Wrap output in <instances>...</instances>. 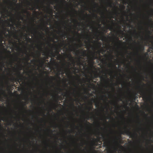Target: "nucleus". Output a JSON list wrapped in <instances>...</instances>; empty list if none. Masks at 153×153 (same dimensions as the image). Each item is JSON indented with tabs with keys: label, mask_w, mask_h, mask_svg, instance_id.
<instances>
[{
	"label": "nucleus",
	"mask_w": 153,
	"mask_h": 153,
	"mask_svg": "<svg viewBox=\"0 0 153 153\" xmlns=\"http://www.w3.org/2000/svg\"><path fill=\"white\" fill-rule=\"evenodd\" d=\"M60 71H61V74H63L66 71V70L63 69L62 68H61L60 69Z\"/></svg>",
	"instance_id": "13"
},
{
	"label": "nucleus",
	"mask_w": 153,
	"mask_h": 153,
	"mask_svg": "<svg viewBox=\"0 0 153 153\" xmlns=\"http://www.w3.org/2000/svg\"><path fill=\"white\" fill-rule=\"evenodd\" d=\"M23 13H26L27 14L30 15V14L29 11L26 10H23Z\"/></svg>",
	"instance_id": "17"
},
{
	"label": "nucleus",
	"mask_w": 153,
	"mask_h": 153,
	"mask_svg": "<svg viewBox=\"0 0 153 153\" xmlns=\"http://www.w3.org/2000/svg\"><path fill=\"white\" fill-rule=\"evenodd\" d=\"M99 11L101 12V14H102L103 15V16H104V17H105V16L104 15V13L103 12H102V11H101L100 10H99Z\"/></svg>",
	"instance_id": "35"
},
{
	"label": "nucleus",
	"mask_w": 153,
	"mask_h": 153,
	"mask_svg": "<svg viewBox=\"0 0 153 153\" xmlns=\"http://www.w3.org/2000/svg\"><path fill=\"white\" fill-rule=\"evenodd\" d=\"M36 60H35V59H33V60H31V62L32 63H33V62H36Z\"/></svg>",
	"instance_id": "43"
},
{
	"label": "nucleus",
	"mask_w": 153,
	"mask_h": 153,
	"mask_svg": "<svg viewBox=\"0 0 153 153\" xmlns=\"http://www.w3.org/2000/svg\"><path fill=\"white\" fill-rule=\"evenodd\" d=\"M39 8V5H37V7H36V8Z\"/></svg>",
	"instance_id": "63"
},
{
	"label": "nucleus",
	"mask_w": 153,
	"mask_h": 153,
	"mask_svg": "<svg viewBox=\"0 0 153 153\" xmlns=\"http://www.w3.org/2000/svg\"><path fill=\"white\" fill-rule=\"evenodd\" d=\"M140 92H141V94L143 96V99L147 100L148 99L149 97H147L145 92L142 91V90H141Z\"/></svg>",
	"instance_id": "6"
},
{
	"label": "nucleus",
	"mask_w": 153,
	"mask_h": 153,
	"mask_svg": "<svg viewBox=\"0 0 153 153\" xmlns=\"http://www.w3.org/2000/svg\"><path fill=\"white\" fill-rule=\"evenodd\" d=\"M94 16H95V17H96V18H97V17H98V16L97 15V14H94Z\"/></svg>",
	"instance_id": "50"
},
{
	"label": "nucleus",
	"mask_w": 153,
	"mask_h": 153,
	"mask_svg": "<svg viewBox=\"0 0 153 153\" xmlns=\"http://www.w3.org/2000/svg\"><path fill=\"white\" fill-rule=\"evenodd\" d=\"M77 65H82V63L81 62V60L79 59H78V61L77 62Z\"/></svg>",
	"instance_id": "21"
},
{
	"label": "nucleus",
	"mask_w": 153,
	"mask_h": 153,
	"mask_svg": "<svg viewBox=\"0 0 153 153\" xmlns=\"http://www.w3.org/2000/svg\"><path fill=\"white\" fill-rule=\"evenodd\" d=\"M56 102H58V99L59 98H61V99H62V98L61 97L58 96V95L56 94Z\"/></svg>",
	"instance_id": "22"
},
{
	"label": "nucleus",
	"mask_w": 153,
	"mask_h": 153,
	"mask_svg": "<svg viewBox=\"0 0 153 153\" xmlns=\"http://www.w3.org/2000/svg\"><path fill=\"white\" fill-rule=\"evenodd\" d=\"M108 4L109 5L108 6L111 7H112V3L111 2H109L108 3Z\"/></svg>",
	"instance_id": "34"
},
{
	"label": "nucleus",
	"mask_w": 153,
	"mask_h": 153,
	"mask_svg": "<svg viewBox=\"0 0 153 153\" xmlns=\"http://www.w3.org/2000/svg\"><path fill=\"white\" fill-rule=\"evenodd\" d=\"M66 35H67L66 33H64H64H62L61 36L62 37H64V38H65V36H66Z\"/></svg>",
	"instance_id": "26"
},
{
	"label": "nucleus",
	"mask_w": 153,
	"mask_h": 153,
	"mask_svg": "<svg viewBox=\"0 0 153 153\" xmlns=\"http://www.w3.org/2000/svg\"><path fill=\"white\" fill-rule=\"evenodd\" d=\"M98 76H99L101 79H102L104 81H105L106 78L108 80L109 79L107 78L105 71H102L99 74H97V71H96L94 74V76L95 78H97Z\"/></svg>",
	"instance_id": "2"
},
{
	"label": "nucleus",
	"mask_w": 153,
	"mask_h": 153,
	"mask_svg": "<svg viewBox=\"0 0 153 153\" xmlns=\"http://www.w3.org/2000/svg\"><path fill=\"white\" fill-rule=\"evenodd\" d=\"M48 130L49 131H51V133L53 132V131L51 129H48Z\"/></svg>",
	"instance_id": "61"
},
{
	"label": "nucleus",
	"mask_w": 153,
	"mask_h": 153,
	"mask_svg": "<svg viewBox=\"0 0 153 153\" xmlns=\"http://www.w3.org/2000/svg\"><path fill=\"white\" fill-rule=\"evenodd\" d=\"M102 137L104 139L105 137H104V136L102 134Z\"/></svg>",
	"instance_id": "64"
},
{
	"label": "nucleus",
	"mask_w": 153,
	"mask_h": 153,
	"mask_svg": "<svg viewBox=\"0 0 153 153\" xmlns=\"http://www.w3.org/2000/svg\"><path fill=\"white\" fill-rule=\"evenodd\" d=\"M72 106L73 108H75V106L74 105V104L73 102H72Z\"/></svg>",
	"instance_id": "47"
},
{
	"label": "nucleus",
	"mask_w": 153,
	"mask_h": 153,
	"mask_svg": "<svg viewBox=\"0 0 153 153\" xmlns=\"http://www.w3.org/2000/svg\"><path fill=\"white\" fill-rule=\"evenodd\" d=\"M13 1H14L15 2H10V5H11L13 7V4H16L17 5V4H16V2L17 1V0H13Z\"/></svg>",
	"instance_id": "16"
},
{
	"label": "nucleus",
	"mask_w": 153,
	"mask_h": 153,
	"mask_svg": "<svg viewBox=\"0 0 153 153\" xmlns=\"http://www.w3.org/2000/svg\"><path fill=\"white\" fill-rule=\"evenodd\" d=\"M50 4H54V2L53 1L51 0L50 1Z\"/></svg>",
	"instance_id": "42"
},
{
	"label": "nucleus",
	"mask_w": 153,
	"mask_h": 153,
	"mask_svg": "<svg viewBox=\"0 0 153 153\" xmlns=\"http://www.w3.org/2000/svg\"><path fill=\"white\" fill-rule=\"evenodd\" d=\"M71 51H74V52H78V53H79L80 52V51L79 50H76V49L75 48H73V49H71Z\"/></svg>",
	"instance_id": "19"
},
{
	"label": "nucleus",
	"mask_w": 153,
	"mask_h": 153,
	"mask_svg": "<svg viewBox=\"0 0 153 153\" xmlns=\"http://www.w3.org/2000/svg\"><path fill=\"white\" fill-rule=\"evenodd\" d=\"M30 59V57H29V56H28V57H27V59H27V60H29Z\"/></svg>",
	"instance_id": "62"
},
{
	"label": "nucleus",
	"mask_w": 153,
	"mask_h": 153,
	"mask_svg": "<svg viewBox=\"0 0 153 153\" xmlns=\"http://www.w3.org/2000/svg\"><path fill=\"white\" fill-rule=\"evenodd\" d=\"M10 42L12 43L13 44H14L15 43V42H12V41H10Z\"/></svg>",
	"instance_id": "57"
},
{
	"label": "nucleus",
	"mask_w": 153,
	"mask_h": 153,
	"mask_svg": "<svg viewBox=\"0 0 153 153\" xmlns=\"http://www.w3.org/2000/svg\"><path fill=\"white\" fill-rule=\"evenodd\" d=\"M26 40L27 41H29V42L31 41V38H30L29 37H28V36H27V37L26 38Z\"/></svg>",
	"instance_id": "25"
},
{
	"label": "nucleus",
	"mask_w": 153,
	"mask_h": 153,
	"mask_svg": "<svg viewBox=\"0 0 153 153\" xmlns=\"http://www.w3.org/2000/svg\"><path fill=\"white\" fill-rule=\"evenodd\" d=\"M9 28H6V27H3V30L0 32V42L1 43L3 40V35L5 34L6 31H9Z\"/></svg>",
	"instance_id": "3"
},
{
	"label": "nucleus",
	"mask_w": 153,
	"mask_h": 153,
	"mask_svg": "<svg viewBox=\"0 0 153 153\" xmlns=\"http://www.w3.org/2000/svg\"><path fill=\"white\" fill-rule=\"evenodd\" d=\"M93 108V107L92 106H91V107L88 108V111L90 110L91 109H92Z\"/></svg>",
	"instance_id": "40"
},
{
	"label": "nucleus",
	"mask_w": 153,
	"mask_h": 153,
	"mask_svg": "<svg viewBox=\"0 0 153 153\" xmlns=\"http://www.w3.org/2000/svg\"><path fill=\"white\" fill-rule=\"evenodd\" d=\"M90 59H91V63L92 66H93L94 64V60L95 59L98 58V56L97 55H96L95 53H93L92 54L91 56L90 57Z\"/></svg>",
	"instance_id": "5"
},
{
	"label": "nucleus",
	"mask_w": 153,
	"mask_h": 153,
	"mask_svg": "<svg viewBox=\"0 0 153 153\" xmlns=\"http://www.w3.org/2000/svg\"><path fill=\"white\" fill-rule=\"evenodd\" d=\"M68 56L70 58V59H72V64L74 66L75 64V60L73 59V57L72 56V55L70 53L68 55Z\"/></svg>",
	"instance_id": "7"
},
{
	"label": "nucleus",
	"mask_w": 153,
	"mask_h": 153,
	"mask_svg": "<svg viewBox=\"0 0 153 153\" xmlns=\"http://www.w3.org/2000/svg\"><path fill=\"white\" fill-rule=\"evenodd\" d=\"M134 32L136 35H137L138 34L136 32V30H135Z\"/></svg>",
	"instance_id": "52"
},
{
	"label": "nucleus",
	"mask_w": 153,
	"mask_h": 153,
	"mask_svg": "<svg viewBox=\"0 0 153 153\" xmlns=\"http://www.w3.org/2000/svg\"><path fill=\"white\" fill-rule=\"evenodd\" d=\"M120 112H125V111H124V110H123V111L120 110Z\"/></svg>",
	"instance_id": "58"
},
{
	"label": "nucleus",
	"mask_w": 153,
	"mask_h": 153,
	"mask_svg": "<svg viewBox=\"0 0 153 153\" xmlns=\"http://www.w3.org/2000/svg\"><path fill=\"white\" fill-rule=\"evenodd\" d=\"M48 78L51 80V82H53V80H56V79L55 78L53 77V76H48Z\"/></svg>",
	"instance_id": "11"
},
{
	"label": "nucleus",
	"mask_w": 153,
	"mask_h": 153,
	"mask_svg": "<svg viewBox=\"0 0 153 153\" xmlns=\"http://www.w3.org/2000/svg\"><path fill=\"white\" fill-rule=\"evenodd\" d=\"M105 50H104V49L102 48L101 49H100V51H98L99 54V55H100V53H101L102 54H103L105 52Z\"/></svg>",
	"instance_id": "14"
},
{
	"label": "nucleus",
	"mask_w": 153,
	"mask_h": 153,
	"mask_svg": "<svg viewBox=\"0 0 153 153\" xmlns=\"http://www.w3.org/2000/svg\"><path fill=\"white\" fill-rule=\"evenodd\" d=\"M94 140H95V142H98L99 141V139H97L94 138Z\"/></svg>",
	"instance_id": "41"
},
{
	"label": "nucleus",
	"mask_w": 153,
	"mask_h": 153,
	"mask_svg": "<svg viewBox=\"0 0 153 153\" xmlns=\"http://www.w3.org/2000/svg\"><path fill=\"white\" fill-rule=\"evenodd\" d=\"M137 93H134L132 95V96H130V97L132 99V100L133 101H135V100H136V99L137 97H136V95H137Z\"/></svg>",
	"instance_id": "9"
},
{
	"label": "nucleus",
	"mask_w": 153,
	"mask_h": 153,
	"mask_svg": "<svg viewBox=\"0 0 153 153\" xmlns=\"http://www.w3.org/2000/svg\"><path fill=\"white\" fill-rule=\"evenodd\" d=\"M43 55H45V56H46V59H47L48 58V57L49 56L48 53H45V52H43Z\"/></svg>",
	"instance_id": "18"
},
{
	"label": "nucleus",
	"mask_w": 153,
	"mask_h": 153,
	"mask_svg": "<svg viewBox=\"0 0 153 153\" xmlns=\"http://www.w3.org/2000/svg\"><path fill=\"white\" fill-rule=\"evenodd\" d=\"M57 89L58 90H59V91H61V92H62V89L61 88H57Z\"/></svg>",
	"instance_id": "46"
},
{
	"label": "nucleus",
	"mask_w": 153,
	"mask_h": 153,
	"mask_svg": "<svg viewBox=\"0 0 153 153\" xmlns=\"http://www.w3.org/2000/svg\"><path fill=\"white\" fill-rule=\"evenodd\" d=\"M8 25L11 26V27H12V26H13V25H11V24H10V23H8Z\"/></svg>",
	"instance_id": "53"
},
{
	"label": "nucleus",
	"mask_w": 153,
	"mask_h": 153,
	"mask_svg": "<svg viewBox=\"0 0 153 153\" xmlns=\"http://www.w3.org/2000/svg\"><path fill=\"white\" fill-rule=\"evenodd\" d=\"M137 53L138 54V55H140L138 53V50L139 49L141 51H143L144 50V48L143 47V46L140 45L139 47H137Z\"/></svg>",
	"instance_id": "8"
},
{
	"label": "nucleus",
	"mask_w": 153,
	"mask_h": 153,
	"mask_svg": "<svg viewBox=\"0 0 153 153\" xmlns=\"http://www.w3.org/2000/svg\"><path fill=\"white\" fill-rule=\"evenodd\" d=\"M95 105H96V107H97V106H99V102L96 103L95 104Z\"/></svg>",
	"instance_id": "44"
},
{
	"label": "nucleus",
	"mask_w": 153,
	"mask_h": 153,
	"mask_svg": "<svg viewBox=\"0 0 153 153\" xmlns=\"http://www.w3.org/2000/svg\"><path fill=\"white\" fill-rule=\"evenodd\" d=\"M1 94H3V95L5 94V92H4V90H3L2 89L1 91Z\"/></svg>",
	"instance_id": "36"
},
{
	"label": "nucleus",
	"mask_w": 153,
	"mask_h": 153,
	"mask_svg": "<svg viewBox=\"0 0 153 153\" xmlns=\"http://www.w3.org/2000/svg\"><path fill=\"white\" fill-rule=\"evenodd\" d=\"M147 31L149 34V35H148V38H152V36H150V35L151 34V32H150V31H149V30H147Z\"/></svg>",
	"instance_id": "20"
},
{
	"label": "nucleus",
	"mask_w": 153,
	"mask_h": 153,
	"mask_svg": "<svg viewBox=\"0 0 153 153\" xmlns=\"http://www.w3.org/2000/svg\"><path fill=\"white\" fill-rule=\"evenodd\" d=\"M150 49H153V45L151 47H150L148 49V50H147V52H148V53L149 52H150V51H151Z\"/></svg>",
	"instance_id": "23"
},
{
	"label": "nucleus",
	"mask_w": 153,
	"mask_h": 153,
	"mask_svg": "<svg viewBox=\"0 0 153 153\" xmlns=\"http://www.w3.org/2000/svg\"><path fill=\"white\" fill-rule=\"evenodd\" d=\"M77 94L79 96H80V95H81V93L79 91L78 92H77Z\"/></svg>",
	"instance_id": "45"
},
{
	"label": "nucleus",
	"mask_w": 153,
	"mask_h": 153,
	"mask_svg": "<svg viewBox=\"0 0 153 153\" xmlns=\"http://www.w3.org/2000/svg\"><path fill=\"white\" fill-rule=\"evenodd\" d=\"M23 76L22 74H21L19 71L18 72V75L17 77L15 78V77H13L12 78L10 79V80L11 81H17V82H19L22 79L21 77Z\"/></svg>",
	"instance_id": "4"
},
{
	"label": "nucleus",
	"mask_w": 153,
	"mask_h": 153,
	"mask_svg": "<svg viewBox=\"0 0 153 153\" xmlns=\"http://www.w3.org/2000/svg\"><path fill=\"white\" fill-rule=\"evenodd\" d=\"M104 31L105 32V33H104L103 32H101L102 33V36L103 37V38H104L105 39H106L107 37L105 36V34L106 32H107V30H104Z\"/></svg>",
	"instance_id": "12"
},
{
	"label": "nucleus",
	"mask_w": 153,
	"mask_h": 153,
	"mask_svg": "<svg viewBox=\"0 0 153 153\" xmlns=\"http://www.w3.org/2000/svg\"><path fill=\"white\" fill-rule=\"evenodd\" d=\"M41 55V53L40 52H39V57H40Z\"/></svg>",
	"instance_id": "51"
},
{
	"label": "nucleus",
	"mask_w": 153,
	"mask_h": 153,
	"mask_svg": "<svg viewBox=\"0 0 153 153\" xmlns=\"http://www.w3.org/2000/svg\"><path fill=\"white\" fill-rule=\"evenodd\" d=\"M121 107V106H118V107H117V108L118 109H120V107Z\"/></svg>",
	"instance_id": "55"
},
{
	"label": "nucleus",
	"mask_w": 153,
	"mask_h": 153,
	"mask_svg": "<svg viewBox=\"0 0 153 153\" xmlns=\"http://www.w3.org/2000/svg\"><path fill=\"white\" fill-rule=\"evenodd\" d=\"M1 120H0V128H1V127H2L1 125Z\"/></svg>",
	"instance_id": "56"
},
{
	"label": "nucleus",
	"mask_w": 153,
	"mask_h": 153,
	"mask_svg": "<svg viewBox=\"0 0 153 153\" xmlns=\"http://www.w3.org/2000/svg\"><path fill=\"white\" fill-rule=\"evenodd\" d=\"M148 53L147 52H146L145 53V56H146L148 55Z\"/></svg>",
	"instance_id": "49"
},
{
	"label": "nucleus",
	"mask_w": 153,
	"mask_h": 153,
	"mask_svg": "<svg viewBox=\"0 0 153 153\" xmlns=\"http://www.w3.org/2000/svg\"><path fill=\"white\" fill-rule=\"evenodd\" d=\"M109 142H105V146L108 147L109 146Z\"/></svg>",
	"instance_id": "29"
},
{
	"label": "nucleus",
	"mask_w": 153,
	"mask_h": 153,
	"mask_svg": "<svg viewBox=\"0 0 153 153\" xmlns=\"http://www.w3.org/2000/svg\"><path fill=\"white\" fill-rule=\"evenodd\" d=\"M93 3L94 4V8H95V6H97V7H98L99 6V5L98 4H97L96 3H95V2H94V1H93Z\"/></svg>",
	"instance_id": "31"
},
{
	"label": "nucleus",
	"mask_w": 153,
	"mask_h": 153,
	"mask_svg": "<svg viewBox=\"0 0 153 153\" xmlns=\"http://www.w3.org/2000/svg\"><path fill=\"white\" fill-rule=\"evenodd\" d=\"M86 125H92V124H91V123H90L89 122H88L87 121H86Z\"/></svg>",
	"instance_id": "38"
},
{
	"label": "nucleus",
	"mask_w": 153,
	"mask_h": 153,
	"mask_svg": "<svg viewBox=\"0 0 153 153\" xmlns=\"http://www.w3.org/2000/svg\"><path fill=\"white\" fill-rule=\"evenodd\" d=\"M86 51L85 50L83 51L82 52V56H84L86 54Z\"/></svg>",
	"instance_id": "28"
},
{
	"label": "nucleus",
	"mask_w": 153,
	"mask_h": 153,
	"mask_svg": "<svg viewBox=\"0 0 153 153\" xmlns=\"http://www.w3.org/2000/svg\"><path fill=\"white\" fill-rule=\"evenodd\" d=\"M111 85H112V86H113V90L114 91V83H111Z\"/></svg>",
	"instance_id": "48"
},
{
	"label": "nucleus",
	"mask_w": 153,
	"mask_h": 153,
	"mask_svg": "<svg viewBox=\"0 0 153 153\" xmlns=\"http://www.w3.org/2000/svg\"><path fill=\"white\" fill-rule=\"evenodd\" d=\"M117 41H118V42H117V43L118 44H120V45H121V42H122V41H120L119 40V39H118V38H117Z\"/></svg>",
	"instance_id": "32"
},
{
	"label": "nucleus",
	"mask_w": 153,
	"mask_h": 153,
	"mask_svg": "<svg viewBox=\"0 0 153 153\" xmlns=\"http://www.w3.org/2000/svg\"><path fill=\"white\" fill-rule=\"evenodd\" d=\"M126 134L128 135L129 136L131 137H133L134 135H137V134L136 133H134V134H133V133L131 132L129 130H126L123 132L121 133L120 134H119L118 136H116L115 138L117 140V141H116V142L117 143L118 142L120 143H121V137L122 136L121 135V134Z\"/></svg>",
	"instance_id": "1"
},
{
	"label": "nucleus",
	"mask_w": 153,
	"mask_h": 153,
	"mask_svg": "<svg viewBox=\"0 0 153 153\" xmlns=\"http://www.w3.org/2000/svg\"><path fill=\"white\" fill-rule=\"evenodd\" d=\"M53 58H51V59H52ZM53 61H52V60H51L50 61V63L51 65H53V64L54 63H55V62L54 60V59L53 58Z\"/></svg>",
	"instance_id": "24"
},
{
	"label": "nucleus",
	"mask_w": 153,
	"mask_h": 153,
	"mask_svg": "<svg viewBox=\"0 0 153 153\" xmlns=\"http://www.w3.org/2000/svg\"><path fill=\"white\" fill-rule=\"evenodd\" d=\"M108 28L109 29V30H113V27L111 25H109Z\"/></svg>",
	"instance_id": "27"
},
{
	"label": "nucleus",
	"mask_w": 153,
	"mask_h": 153,
	"mask_svg": "<svg viewBox=\"0 0 153 153\" xmlns=\"http://www.w3.org/2000/svg\"><path fill=\"white\" fill-rule=\"evenodd\" d=\"M72 10H73V11H74V12H75L76 13H77V11L75 9V8H72Z\"/></svg>",
	"instance_id": "37"
},
{
	"label": "nucleus",
	"mask_w": 153,
	"mask_h": 153,
	"mask_svg": "<svg viewBox=\"0 0 153 153\" xmlns=\"http://www.w3.org/2000/svg\"><path fill=\"white\" fill-rule=\"evenodd\" d=\"M72 69L74 70H78V68L76 67H73V68H72Z\"/></svg>",
	"instance_id": "33"
},
{
	"label": "nucleus",
	"mask_w": 153,
	"mask_h": 153,
	"mask_svg": "<svg viewBox=\"0 0 153 153\" xmlns=\"http://www.w3.org/2000/svg\"><path fill=\"white\" fill-rule=\"evenodd\" d=\"M32 10H33L35 11V9L34 8H32Z\"/></svg>",
	"instance_id": "60"
},
{
	"label": "nucleus",
	"mask_w": 153,
	"mask_h": 153,
	"mask_svg": "<svg viewBox=\"0 0 153 153\" xmlns=\"http://www.w3.org/2000/svg\"><path fill=\"white\" fill-rule=\"evenodd\" d=\"M51 54L52 55L53 57L55 55H54V54H53V53H51Z\"/></svg>",
	"instance_id": "59"
},
{
	"label": "nucleus",
	"mask_w": 153,
	"mask_h": 153,
	"mask_svg": "<svg viewBox=\"0 0 153 153\" xmlns=\"http://www.w3.org/2000/svg\"><path fill=\"white\" fill-rule=\"evenodd\" d=\"M49 6H50V5H49V7L48 8V9L49 10H50V13H51V14H52V13H53L52 12V10H50V9Z\"/></svg>",
	"instance_id": "39"
},
{
	"label": "nucleus",
	"mask_w": 153,
	"mask_h": 153,
	"mask_svg": "<svg viewBox=\"0 0 153 153\" xmlns=\"http://www.w3.org/2000/svg\"><path fill=\"white\" fill-rule=\"evenodd\" d=\"M12 122H13V121H11V123H9V125H11V123H12Z\"/></svg>",
	"instance_id": "54"
},
{
	"label": "nucleus",
	"mask_w": 153,
	"mask_h": 153,
	"mask_svg": "<svg viewBox=\"0 0 153 153\" xmlns=\"http://www.w3.org/2000/svg\"><path fill=\"white\" fill-rule=\"evenodd\" d=\"M56 74L58 78L59 79H61V77L60 76L61 74V71H60V69L58 70V72Z\"/></svg>",
	"instance_id": "15"
},
{
	"label": "nucleus",
	"mask_w": 153,
	"mask_h": 153,
	"mask_svg": "<svg viewBox=\"0 0 153 153\" xmlns=\"http://www.w3.org/2000/svg\"><path fill=\"white\" fill-rule=\"evenodd\" d=\"M118 32L120 34H121L123 35H124V33L123 32V30H121V27H119L118 30Z\"/></svg>",
	"instance_id": "10"
},
{
	"label": "nucleus",
	"mask_w": 153,
	"mask_h": 153,
	"mask_svg": "<svg viewBox=\"0 0 153 153\" xmlns=\"http://www.w3.org/2000/svg\"><path fill=\"white\" fill-rule=\"evenodd\" d=\"M77 45V49H78L79 48L81 47V46H82V43L81 42L80 44V45Z\"/></svg>",
	"instance_id": "30"
}]
</instances>
